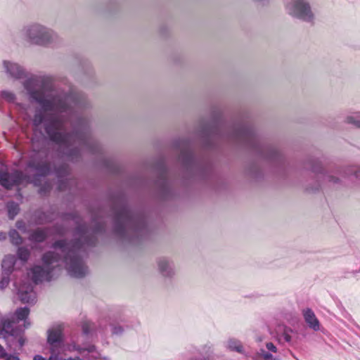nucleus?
Instances as JSON below:
<instances>
[{
	"label": "nucleus",
	"instance_id": "nucleus-25",
	"mask_svg": "<svg viewBox=\"0 0 360 360\" xmlns=\"http://www.w3.org/2000/svg\"><path fill=\"white\" fill-rule=\"evenodd\" d=\"M266 347L270 351H272L274 352H276V346L273 343H271V342L266 343Z\"/></svg>",
	"mask_w": 360,
	"mask_h": 360
},
{
	"label": "nucleus",
	"instance_id": "nucleus-12",
	"mask_svg": "<svg viewBox=\"0 0 360 360\" xmlns=\"http://www.w3.org/2000/svg\"><path fill=\"white\" fill-rule=\"evenodd\" d=\"M63 351L65 352H78L82 354L84 352H93L95 351V347L94 345H89L86 347L77 345L75 342H72L71 343H67L63 345Z\"/></svg>",
	"mask_w": 360,
	"mask_h": 360
},
{
	"label": "nucleus",
	"instance_id": "nucleus-1",
	"mask_svg": "<svg viewBox=\"0 0 360 360\" xmlns=\"http://www.w3.org/2000/svg\"><path fill=\"white\" fill-rule=\"evenodd\" d=\"M80 242L66 244L63 241L56 243L53 250L46 253L42 258V265H36L27 273L33 283L49 281L53 277V270L65 264V267L75 277H81L86 269L78 255Z\"/></svg>",
	"mask_w": 360,
	"mask_h": 360
},
{
	"label": "nucleus",
	"instance_id": "nucleus-33",
	"mask_svg": "<svg viewBox=\"0 0 360 360\" xmlns=\"http://www.w3.org/2000/svg\"><path fill=\"white\" fill-rule=\"evenodd\" d=\"M25 89H27L28 91H30V90L28 89V87L27 86H25Z\"/></svg>",
	"mask_w": 360,
	"mask_h": 360
},
{
	"label": "nucleus",
	"instance_id": "nucleus-30",
	"mask_svg": "<svg viewBox=\"0 0 360 360\" xmlns=\"http://www.w3.org/2000/svg\"><path fill=\"white\" fill-rule=\"evenodd\" d=\"M42 122V118L41 117H38V115L35 116V118L34 120V123L35 125H38Z\"/></svg>",
	"mask_w": 360,
	"mask_h": 360
},
{
	"label": "nucleus",
	"instance_id": "nucleus-11",
	"mask_svg": "<svg viewBox=\"0 0 360 360\" xmlns=\"http://www.w3.org/2000/svg\"><path fill=\"white\" fill-rule=\"evenodd\" d=\"M302 314L304 321H306L309 328H312L314 330H319L320 329L319 321L311 309H304L302 311Z\"/></svg>",
	"mask_w": 360,
	"mask_h": 360
},
{
	"label": "nucleus",
	"instance_id": "nucleus-28",
	"mask_svg": "<svg viewBox=\"0 0 360 360\" xmlns=\"http://www.w3.org/2000/svg\"><path fill=\"white\" fill-rule=\"evenodd\" d=\"M122 331V328L120 326H115L112 328L113 334H119Z\"/></svg>",
	"mask_w": 360,
	"mask_h": 360
},
{
	"label": "nucleus",
	"instance_id": "nucleus-18",
	"mask_svg": "<svg viewBox=\"0 0 360 360\" xmlns=\"http://www.w3.org/2000/svg\"><path fill=\"white\" fill-rule=\"evenodd\" d=\"M10 239L12 243L18 245L22 242L18 233L15 230H11L9 233Z\"/></svg>",
	"mask_w": 360,
	"mask_h": 360
},
{
	"label": "nucleus",
	"instance_id": "nucleus-24",
	"mask_svg": "<svg viewBox=\"0 0 360 360\" xmlns=\"http://www.w3.org/2000/svg\"><path fill=\"white\" fill-rule=\"evenodd\" d=\"M18 211V207L17 205H14L13 207H9V208H8V213L11 217H13L14 215H15L17 214Z\"/></svg>",
	"mask_w": 360,
	"mask_h": 360
},
{
	"label": "nucleus",
	"instance_id": "nucleus-8",
	"mask_svg": "<svg viewBox=\"0 0 360 360\" xmlns=\"http://www.w3.org/2000/svg\"><path fill=\"white\" fill-rule=\"evenodd\" d=\"M158 268L160 274L165 278H172L176 272L173 262L165 258L158 261Z\"/></svg>",
	"mask_w": 360,
	"mask_h": 360
},
{
	"label": "nucleus",
	"instance_id": "nucleus-17",
	"mask_svg": "<svg viewBox=\"0 0 360 360\" xmlns=\"http://www.w3.org/2000/svg\"><path fill=\"white\" fill-rule=\"evenodd\" d=\"M293 333L294 332L292 329L284 327L283 328L282 337L285 342H290L292 339Z\"/></svg>",
	"mask_w": 360,
	"mask_h": 360
},
{
	"label": "nucleus",
	"instance_id": "nucleus-27",
	"mask_svg": "<svg viewBox=\"0 0 360 360\" xmlns=\"http://www.w3.org/2000/svg\"><path fill=\"white\" fill-rule=\"evenodd\" d=\"M18 342L20 347L23 346L25 342V339L22 335H19L18 338Z\"/></svg>",
	"mask_w": 360,
	"mask_h": 360
},
{
	"label": "nucleus",
	"instance_id": "nucleus-7",
	"mask_svg": "<svg viewBox=\"0 0 360 360\" xmlns=\"http://www.w3.org/2000/svg\"><path fill=\"white\" fill-rule=\"evenodd\" d=\"M3 67L6 74L14 79H20L25 75L24 69L18 63L8 60H4Z\"/></svg>",
	"mask_w": 360,
	"mask_h": 360
},
{
	"label": "nucleus",
	"instance_id": "nucleus-10",
	"mask_svg": "<svg viewBox=\"0 0 360 360\" xmlns=\"http://www.w3.org/2000/svg\"><path fill=\"white\" fill-rule=\"evenodd\" d=\"M22 182V174L19 172H15L13 174H3L0 176V184L7 188Z\"/></svg>",
	"mask_w": 360,
	"mask_h": 360
},
{
	"label": "nucleus",
	"instance_id": "nucleus-16",
	"mask_svg": "<svg viewBox=\"0 0 360 360\" xmlns=\"http://www.w3.org/2000/svg\"><path fill=\"white\" fill-rule=\"evenodd\" d=\"M253 359L255 360H275L271 354L266 353L264 350L261 349V351L257 353Z\"/></svg>",
	"mask_w": 360,
	"mask_h": 360
},
{
	"label": "nucleus",
	"instance_id": "nucleus-15",
	"mask_svg": "<svg viewBox=\"0 0 360 360\" xmlns=\"http://www.w3.org/2000/svg\"><path fill=\"white\" fill-rule=\"evenodd\" d=\"M227 347L231 349L236 350L238 352H243V346L241 343L234 339H231L227 342Z\"/></svg>",
	"mask_w": 360,
	"mask_h": 360
},
{
	"label": "nucleus",
	"instance_id": "nucleus-31",
	"mask_svg": "<svg viewBox=\"0 0 360 360\" xmlns=\"http://www.w3.org/2000/svg\"><path fill=\"white\" fill-rule=\"evenodd\" d=\"M33 360H46V359L40 355H36V356H34Z\"/></svg>",
	"mask_w": 360,
	"mask_h": 360
},
{
	"label": "nucleus",
	"instance_id": "nucleus-9",
	"mask_svg": "<svg viewBox=\"0 0 360 360\" xmlns=\"http://www.w3.org/2000/svg\"><path fill=\"white\" fill-rule=\"evenodd\" d=\"M63 327L61 324H56L51 326L47 330L48 342L51 345L61 342L63 337Z\"/></svg>",
	"mask_w": 360,
	"mask_h": 360
},
{
	"label": "nucleus",
	"instance_id": "nucleus-4",
	"mask_svg": "<svg viewBox=\"0 0 360 360\" xmlns=\"http://www.w3.org/2000/svg\"><path fill=\"white\" fill-rule=\"evenodd\" d=\"M288 13L305 22H312L314 13L307 0H290L286 5Z\"/></svg>",
	"mask_w": 360,
	"mask_h": 360
},
{
	"label": "nucleus",
	"instance_id": "nucleus-3",
	"mask_svg": "<svg viewBox=\"0 0 360 360\" xmlns=\"http://www.w3.org/2000/svg\"><path fill=\"white\" fill-rule=\"evenodd\" d=\"M30 309L27 307L18 309L11 316H0V338H6L9 335L18 336V332L13 326L23 321V329L28 328L31 323L28 319Z\"/></svg>",
	"mask_w": 360,
	"mask_h": 360
},
{
	"label": "nucleus",
	"instance_id": "nucleus-22",
	"mask_svg": "<svg viewBox=\"0 0 360 360\" xmlns=\"http://www.w3.org/2000/svg\"><path fill=\"white\" fill-rule=\"evenodd\" d=\"M324 181L330 184H337L339 182V179L332 174H326L324 176Z\"/></svg>",
	"mask_w": 360,
	"mask_h": 360
},
{
	"label": "nucleus",
	"instance_id": "nucleus-21",
	"mask_svg": "<svg viewBox=\"0 0 360 360\" xmlns=\"http://www.w3.org/2000/svg\"><path fill=\"white\" fill-rule=\"evenodd\" d=\"M68 99H69V98H66L64 101H54L53 103L51 104V108H56L57 109L65 108V105Z\"/></svg>",
	"mask_w": 360,
	"mask_h": 360
},
{
	"label": "nucleus",
	"instance_id": "nucleus-23",
	"mask_svg": "<svg viewBox=\"0 0 360 360\" xmlns=\"http://www.w3.org/2000/svg\"><path fill=\"white\" fill-rule=\"evenodd\" d=\"M8 282H9L8 277L7 276H4L2 278V280L0 281V289L5 288L8 285Z\"/></svg>",
	"mask_w": 360,
	"mask_h": 360
},
{
	"label": "nucleus",
	"instance_id": "nucleus-29",
	"mask_svg": "<svg viewBox=\"0 0 360 360\" xmlns=\"http://www.w3.org/2000/svg\"><path fill=\"white\" fill-rule=\"evenodd\" d=\"M6 355H9V354L5 352L4 347L0 345V357L5 359Z\"/></svg>",
	"mask_w": 360,
	"mask_h": 360
},
{
	"label": "nucleus",
	"instance_id": "nucleus-19",
	"mask_svg": "<svg viewBox=\"0 0 360 360\" xmlns=\"http://www.w3.org/2000/svg\"><path fill=\"white\" fill-rule=\"evenodd\" d=\"M18 255L20 259L26 262L29 258L30 252L26 248H21L18 249Z\"/></svg>",
	"mask_w": 360,
	"mask_h": 360
},
{
	"label": "nucleus",
	"instance_id": "nucleus-2",
	"mask_svg": "<svg viewBox=\"0 0 360 360\" xmlns=\"http://www.w3.org/2000/svg\"><path fill=\"white\" fill-rule=\"evenodd\" d=\"M20 36L27 44L41 47L54 46L59 41L58 35L54 30L37 22L23 26Z\"/></svg>",
	"mask_w": 360,
	"mask_h": 360
},
{
	"label": "nucleus",
	"instance_id": "nucleus-13",
	"mask_svg": "<svg viewBox=\"0 0 360 360\" xmlns=\"http://www.w3.org/2000/svg\"><path fill=\"white\" fill-rule=\"evenodd\" d=\"M15 262V259L13 255H7L5 257L2 262V269L8 275L13 269Z\"/></svg>",
	"mask_w": 360,
	"mask_h": 360
},
{
	"label": "nucleus",
	"instance_id": "nucleus-14",
	"mask_svg": "<svg viewBox=\"0 0 360 360\" xmlns=\"http://www.w3.org/2000/svg\"><path fill=\"white\" fill-rule=\"evenodd\" d=\"M345 122L360 128V112H354L347 116Z\"/></svg>",
	"mask_w": 360,
	"mask_h": 360
},
{
	"label": "nucleus",
	"instance_id": "nucleus-26",
	"mask_svg": "<svg viewBox=\"0 0 360 360\" xmlns=\"http://www.w3.org/2000/svg\"><path fill=\"white\" fill-rule=\"evenodd\" d=\"M4 360H20L17 356L15 355H6Z\"/></svg>",
	"mask_w": 360,
	"mask_h": 360
},
{
	"label": "nucleus",
	"instance_id": "nucleus-20",
	"mask_svg": "<svg viewBox=\"0 0 360 360\" xmlns=\"http://www.w3.org/2000/svg\"><path fill=\"white\" fill-rule=\"evenodd\" d=\"M46 234L44 231L37 230L32 236V240L35 241H41L45 238Z\"/></svg>",
	"mask_w": 360,
	"mask_h": 360
},
{
	"label": "nucleus",
	"instance_id": "nucleus-32",
	"mask_svg": "<svg viewBox=\"0 0 360 360\" xmlns=\"http://www.w3.org/2000/svg\"><path fill=\"white\" fill-rule=\"evenodd\" d=\"M6 238V235L4 233H0V240H4Z\"/></svg>",
	"mask_w": 360,
	"mask_h": 360
},
{
	"label": "nucleus",
	"instance_id": "nucleus-5",
	"mask_svg": "<svg viewBox=\"0 0 360 360\" xmlns=\"http://www.w3.org/2000/svg\"><path fill=\"white\" fill-rule=\"evenodd\" d=\"M14 292L18 299L24 303L33 302L36 296L31 283L20 281L15 283Z\"/></svg>",
	"mask_w": 360,
	"mask_h": 360
},
{
	"label": "nucleus",
	"instance_id": "nucleus-6",
	"mask_svg": "<svg viewBox=\"0 0 360 360\" xmlns=\"http://www.w3.org/2000/svg\"><path fill=\"white\" fill-rule=\"evenodd\" d=\"M46 131L50 138L56 142H66L68 136L63 134L61 123L57 120H53L46 126Z\"/></svg>",
	"mask_w": 360,
	"mask_h": 360
}]
</instances>
